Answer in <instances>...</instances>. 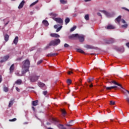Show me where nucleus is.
<instances>
[{
  "label": "nucleus",
  "mask_w": 129,
  "mask_h": 129,
  "mask_svg": "<svg viewBox=\"0 0 129 129\" xmlns=\"http://www.w3.org/2000/svg\"><path fill=\"white\" fill-rule=\"evenodd\" d=\"M38 86L40 88H42L45 86V84H44L41 82H38Z\"/></svg>",
  "instance_id": "nucleus-20"
},
{
  "label": "nucleus",
  "mask_w": 129,
  "mask_h": 129,
  "mask_svg": "<svg viewBox=\"0 0 129 129\" xmlns=\"http://www.w3.org/2000/svg\"><path fill=\"white\" fill-rule=\"evenodd\" d=\"M90 1H91V0H85V2H90Z\"/></svg>",
  "instance_id": "nucleus-63"
},
{
  "label": "nucleus",
  "mask_w": 129,
  "mask_h": 129,
  "mask_svg": "<svg viewBox=\"0 0 129 129\" xmlns=\"http://www.w3.org/2000/svg\"><path fill=\"white\" fill-rule=\"evenodd\" d=\"M4 39L6 42L8 41L9 39V36L8 35V34H6L5 35H4Z\"/></svg>",
  "instance_id": "nucleus-22"
},
{
  "label": "nucleus",
  "mask_w": 129,
  "mask_h": 129,
  "mask_svg": "<svg viewBox=\"0 0 129 129\" xmlns=\"http://www.w3.org/2000/svg\"><path fill=\"white\" fill-rule=\"evenodd\" d=\"M60 2L61 4H62V5H65L66 4H67V1L66 0H60Z\"/></svg>",
  "instance_id": "nucleus-29"
},
{
  "label": "nucleus",
  "mask_w": 129,
  "mask_h": 129,
  "mask_svg": "<svg viewBox=\"0 0 129 129\" xmlns=\"http://www.w3.org/2000/svg\"><path fill=\"white\" fill-rule=\"evenodd\" d=\"M84 47H85V48H86L87 49H94V47L91 45L86 44V45H85Z\"/></svg>",
  "instance_id": "nucleus-7"
},
{
  "label": "nucleus",
  "mask_w": 129,
  "mask_h": 129,
  "mask_svg": "<svg viewBox=\"0 0 129 129\" xmlns=\"http://www.w3.org/2000/svg\"><path fill=\"white\" fill-rule=\"evenodd\" d=\"M121 20V16H118V17H117V18H116V21H117L118 23H120Z\"/></svg>",
  "instance_id": "nucleus-21"
},
{
  "label": "nucleus",
  "mask_w": 129,
  "mask_h": 129,
  "mask_svg": "<svg viewBox=\"0 0 129 129\" xmlns=\"http://www.w3.org/2000/svg\"><path fill=\"white\" fill-rule=\"evenodd\" d=\"M2 81H3L2 77V76L0 74V83H2Z\"/></svg>",
  "instance_id": "nucleus-47"
},
{
  "label": "nucleus",
  "mask_w": 129,
  "mask_h": 129,
  "mask_svg": "<svg viewBox=\"0 0 129 129\" xmlns=\"http://www.w3.org/2000/svg\"><path fill=\"white\" fill-rule=\"evenodd\" d=\"M60 43L59 39H55L51 41L45 47V49L50 48V46H55L58 45Z\"/></svg>",
  "instance_id": "nucleus-2"
},
{
  "label": "nucleus",
  "mask_w": 129,
  "mask_h": 129,
  "mask_svg": "<svg viewBox=\"0 0 129 129\" xmlns=\"http://www.w3.org/2000/svg\"><path fill=\"white\" fill-rule=\"evenodd\" d=\"M121 21L122 22V23H123V24H125L126 23L124 19H122V20H121Z\"/></svg>",
  "instance_id": "nucleus-51"
},
{
  "label": "nucleus",
  "mask_w": 129,
  "mask_h": 129,
  "mask_svg": "<svg viewBox=\"0 0 129 129\" xmlns=\"http://www.w3.org/2000/svg\"><path fill=\"white\" fill-rule=\"evenodd\" d=\"M115 29V26L111 24H109L108 25V26H107V29L108 30H113Z\"/></svg>",
  "instance_id": "nucleus-9"
},
{
  "label": "nucleus",
  "mask_w": 129,
  "mask_h": 129,
  "mask_svg": "<svg viewBox=\"0 0 129 129\" xmlns=\"http://www.w3.org/2000/svg\"><path fill=\"white\" fill-rule=\"evenodd\" d=\"M33 110L35 112V108L34 106L32 107Z\"/></svg>",
  "instance_id": "nucleus-60"
},
{
  "label": "nucleus",
  "mask_w": 129,
  "mask_h": 129,
  "mask_svg": "<svg viewBox=\"0 0 129 129\" xmlns=\"http://www.w3.org/2000/svg\"><path fill=\"white\" fill-rule=\"evenodd\" d=\"M22 80L21 79H18L17 81L15 82V84L18 85H20L22 84Z\"/></svg>",
  "instance_id": "nucleus-23"
},
{
  "label": "nucleus",
  "mask_w": 129,
  "mask_h": 129,
  "mask_svg": "<svg viewBox=\"0 0 129 129\" xmlns=\"http://www.w3.org/2000/svg\"><path fill=\"white\" fill-rule=\"evenodd\" d=\"M38 100L32 101V105L34 106H36L38 105Z\"/></svg>",
  "instance_id": "nucleus-17"
},
{
  "label": "nucleus",
  "mask_w": 129,
  "mask_h": 129,
  "mask_svg": "<svg viewBox=\"0 0 129 129\" xmlns=\"http://www.w3.org/2000/svg\"><path fill=\"white\" fill-rule=\"evenodd\" d=\"M64 48H68L70 47V45L67 43H65L64 45Z\"/></svg>",
  "instance_id": "nucleus-45"
},
{
  "label": "nucleus",
  "mask_w": 129,
  "mask_h": 129,
  "mask_svg": "<svg viewBox=\"0 0 129 129\" xmlns=\"http://www.w3.org/2000/svg\"><path fill=\"white\" fill-rule=\"evenodd\" d=\"M18 37L16 36L13 41V43H14L16 45L18 44Z\"/></svg>",
  "instance_id": "nucleus-19"
},
{
  "label": "nucleus",
  "mask_w": 129,
  "mask_h": 129,
  "mask_svg": "<svg viewBox=\"0 0 129 129\" xmlns=\"http://www.w3.org/2000/svg\"><path fill=\"white\" fill-rule=\"evenodd\" d=\"M89 87L92 88L93 87V85L92 84H91V85H90Z\"/></svg>",
  "instance_id": "nucleus-61"
},
{
  "label": "nucleus",
  "mask_w": 129,
  "mask_h": 129,
  "mask_svg": "<svg viewBox=\"0 0 129 129\" xmlns=\"http://www.w3.org/2000/svg\"><path fill=\"white\" fill-rule=\"evenodd\" d=\"M62 26H61L59 28H58L56 31V32H58L60 31V30L62 29Z\"/></svg>",
  "instance_id": "nucleus-40"
},
{
  "label": "nucleus",
  "mask_w": 129,
  "mask_h": 129,
  "mask_svg": "<svg viewBox=\"0 0 129 129\" xmlns=\"http://www.w3.org/2000/svg\"><path fill=\"white\" fill-rule=\"evenodd\" d=\"M94 80V78H89V79H88V83H91Z\"/></svg>",
  "instance_id": "nucleus-31"
},
{
  "label": "nucleus",
  "mask_w": 129,
  "mask_h": 129,
  "mask_svg": "<svg viewBox=\"0 0 129 129\" xmlns=\"http://www.w3.org/2000/svg\"><path fill=\"white\" fill-rule=\"evenodd\" d=\"M42 24L46 27H47L49 25V23L47 20H43L42 21Z\"/></svg>",
  "instance_id": "nucleus-15"
},
{
  "label": "nucleus",
  "mask_w": 129,
  "mask_h": 129,
  "mask_svg": "<svg viewBox=\"0 0 129 129\" xmlns=\"http://www.w3.org/2000/svg\"><path fill=\"white\" fill-rule=\"evenodd\" d=\"M37 3H38V0L36 1V2L33 3L31 5L30 7H32L34 6H35V5H36V4H37Z\"/></svg>",
  "instance_id": "nucleus-35"
},
{
  "label": "nucleus",
  "mask_w": 129,
  "mask_h": 129,
  "mask_svg": "<svg viewBox=\"0 0 129 129\" xmlns=\"http://www.w3.org/2000/svg\"><path fill=\"white\" fill-rule=\"evenodd\" d=\"M50 36L53 38H59L60 36L56 33H51L50 34Z\"/></svg>",
  "instance_id": "nucleus-11"
},
{
  "label": "nucleus",
  "mask_w": 129,
  "mask_h": 129,
  "mask_svg": "<svg viewBox=\"0 0 129 129\" xmlns=\"http://www.w3.org/2000/svg\"><path fill=\"white\" fill-rule=\"evenodd\" d=\"M125 100L129 103V97H126Z\"/></svg>",
  "instance_id": "nucleus-54"
},
{
  "label": "nucleus",
  "mask_w": 129,
  "mask_h": 129,
  "mask_svg": "<svg viewBox=\"0 0 129 129\" xmlns=\"http://www.w3.org/2000/svg\"><path fill=\"white\" fill-rule=\"evenodd\" d=\"M16 90H17L18 92H19L20 91V90L18 88V87H16Z\"/></svg>",
  "instance_id": "nucleus-59"
},
{
  "label": "nucleus",
  "mask_w": 129,
  "mask_h": 129,
  "mask_svg": "<svg viewBox=\"0 0 129 129\" xmlns=\"http://www.w3.org/2000/svg\"><path fill=\"white\" fill-rule=\"evenodd\" d=\"M1 59H1V60H0V62H1V63H3V62H6V60H5V59L4 58V57H3H3H1Z\"/></svg>",
  "instance_id": "nucleus-44"
},
{
  "label": "nucleus",
  "mask_w": 129,
  "mask_h": 129,
  "mask_svg": "<svg viewBox=\"0 0 129 129\" xmlns=\"http://www.w3.org/2000/svg\"><path fill=\"white\" fill-rule=\"evenodd\" d=\"M22 59V57H19L17 58V61H21Z\"/></svg>",
  "instance_id": "nucleus-48"
},
{
  "label": "nucleus",
  "mask_w": 129,
  "mask_h": 129,
  "mask_svg": "<svg viewBox=\"0 0 129 129\" xmlns=\"http://www.w3.org/2000/svg\"><path fill=\"white\" fill-rule=\"evenodd\" d=\"M61 113H62L63 116L66 115V114H67V112H66V111L64 109H62L61 110Z\"/></svg>",
  "instance_id": "nucleus-26"
},
{
  "label": "nucleus",
  "mask_w": 129,
  "mask_h": 129,
  "mask_svg": "<svg viewBox=\"0 0 129 129\" xmlns=\"http://www.w3.org/2000/svg\"><path fill=\"white\" fill-rule=\"evenodd\" d=\"M85 20H86V21H89V14H87L86 15H85Z\"/></svg>",
  "instance_id": "nucleus-27"
},
{
  "label": "nucleus",
  "mask_w": 129,
  "mask_h": 129,
  "mask_svg": "<svg viewBox=\"0 0 129 129\" xmlns=\"http://www.w3.org/2000/svg\"><path fill=\"white\" fill-rule=\"evenodd\" d=\"M30 66V61L29 59H26L22 62V74H18V77H22L24 76L26 73L29 72V68Z\"/></svg>",
  "instance_id": "nucleus-1"
},
{
  "label": "nucleus",
  "mask_w": 129,
  "mask_h": 129,
  "mask_svg": "<svg viewBox=\"0 0 129 129\" xmlns=\"http://www.w3.org/2000/svg\"><path fill=\"white\" fill-rule=\"evenodd\" d=\"M25 1H22V2L20 4L19 7H18V9H21L23 8V6L25 5Z\"/></svg>",
  "instance_id": "nucleus-10"
},
{
  "label": "nucleus",
  "mask_w": 129,
  "mask_h": 129,
  "mask_svg": "<svg viewBox=\"0 0 129 129\" xmlns=\"http://www.w3.org/2000/svg\"><path fill=\"white\" fill-rule=\"evenodd\" d=\"M4 91L5 92H6V93L8 92V91H9L8 88L7 87H4Z\"/></svg>",
  "instance_id": "nucleus-38"
},
{
  "label": "nucleus",
  "mask_w": 129,
  "mask_h": 129,
  "mask_svg": "<svg viewBox=\"0 0 129 129\" xmlns=\"http://www.w3.org/2000/svg\"><path fill=\"white\" fill-rule=\"evenodd\" d=\"M47 93V91H44L43 92V94L45 96L46 95Z\"/></svg>",
  "instance_id": "nucleus-46"
},
{
  "label": "nucleus",
  "mask_w": 129,
  "mask_h": 129,
  "mask_svg": "<svg viewBox=\"0 0 129 129\" xmlns=\"http://www.w3.org/2000/svg\"><path fill=\"white\" fill-rule=\"evenodd\" d=\"M101 12L106 15L107 17H109L110 16V14L106 11H101Z\"/></svg>",
  "instance_id": "nucleus-13"
},
{
  "label": "nucleus",
  "mask_w": 129,
  "mask_h": 129,
  "mask_svg": "<svg viewBox=\"0 0 129 129\" xmlns=\"http://www.w3.org/2000/svg\"><path fill=\"white\" fill-rule=\"evenodd\" d=\"M67 82L69 85H71L72 84V80L71 79H68Z\"/></svg>",
  "instance_id": "nucleus-39"
},
{
  "label": "nucleus",
  "mask_w": 129,
  "mask_h": 129,
  "mask_svg": "<svg viewBox=\"0 0 129 129\" xmlns=\"http://www.w3.org/2000/svg\"><path fill=\"white\" fill-rule=\"evenodd\" d=\"M10 23V21H8L7 23H5V26H6L7 25H8V24Z\"/></svg>",
  "instance_id": "nucleus-55"
},
{
  "label": "nucleus",
  "mask_w": 129,
  "mask_h": 129,
  "mask_svg": "<svg viewBox=\"0 0 129 129\" xmlns=\"http://www.w3.org/2000/svg\"><path fill=\"white\" fill-rule=\"evenodd\" d=\"M47 125H51V123L50 122H47Z\"/></svg>",
  "instance_id": "nucleus-64"
},
{
  "label": "nucleus",
  "mask_w": 129,
  "mask_h": 129,
  "mask_svg": "<svg viewBox=\"0 0 129 129\" xmlns=\"http://www.w3.org/2000/svg\"><path fill=\"white\" fill-rule=\"evenodd\" d=\"M77 51L82 54H86V53L81 49H77Z\"/></svg>",
  "instance_id": "nucleus-24"
},
{
  "label": "nucleus",
  "mask_w": 129,
  "mask_h": 129,
  "mask_svg": "<svg viewBox=\"0 0 129 129\" xmlns=\"http://www.w3.org/2000/svg\"><path fill=\"white\" fill-rule=\"evenodd\" d=\"M50 16L56 17L57 16V14L54 13H51L50 14Z\"/></svg>",
  "instance_id": "nucleus-36"
},
{
  "label": "nucleus",
  "mask_w": 129,
  "mask_h": 129,
  "mask_svg": "<svg viewBox=\"0 0 129 129\" xmlns=\"http://www.w3.org/2000/svg\"><path fill=\"white\" fill-rule=\"evenodd\" d=\"M110 84L113 83L114 85H117L120 87H121V88L124 89V88L122 87L121 85L117 83L115 81H112V82H110Z\"/></svg>",
  "instance_id": "nucleus-8"
},
{
  "label": "nucleus",
  "mask_w": 129,
  "mask_h": 129,
  "mask_svg": "<svg viewBox=\"0 0 129 129\" xmlns=\"http://www.w3.org/2000/svg\"><path fill=\"white\" fill-rule=\"evenodd\" d=\"M15 101V99H11V101H10L9 102V107H11L14 104V102Z\"/></svg>",
  "instance_id": "nucleus-14"
},
{
  "label": "nucleus",
  "mask_w": 129,
  "mask_h": 129,
  "mask_svg": "<svg viewBox=\"0 0 129 129\" xmlns=\"http://www.w3.org/2000/svg\"><path fill=\"white\" fill-rule=\"evenodd\" d=\"M39 77L40 76H36L35 75H32L30 77V81L31 82H35L36 81H38Z\"/></svg>",
  "instance_id": "nucleus-3"
},
{
  "label": "nucleus",
  "mask_w": 129,
  "mask_h": 129,
  "mask_svg": "<svg viewBox=\"0 0 129 129\" xmlns=\"http://www.w3.org/2000/svg\"><path fill=\"white\" fill-rule=\"evenodd\" d=\"M17 120V118H14L12 119H9V121L11 122H14V121H16Z\"/></svg>",
  "instance_id": "nucleus-41"
},
{
  "label": "nucleus",
  "mask_w": 129,
  "mask_h": 129,
  "mask_svg": "<svg viewBox=\"0 0 129 129\" xmlns=\"http://www.w3.org/2000/svg\"><path fill=\"white\" fill-rule=\"evenodd\" d=\"M114 39H110L107 41V44H112L114 43Z\"/></svg>",
  "instance_id": "nucleus-16"
},
{
  "label": "nucleus",
  "mask_w": 129,
  "mask_h": 129,
  "mask_svg": "<svg viewBox=\"0 0 129 129\" xmlns=\"http://www.w3.org/2000/svg\"><path fill=\"white\" fill-rule=\"evenodd\" d=\"M122 28L123 29H126L128 27V25L127 24H125L121 26Z\"/></svg>",
  "instance_id": "nucleus-33"
},
{
  "label": "nucleus",
  "mask_w": 129,
  "mask_h": 129,
  "mask_svg": "<svg viewBox=\"0 0 129 129\" xmlns=\"http://www.w3.org/2000/svg\"><path fill=\"white\" fill-rule=\"evenodd\" d=\"M71 74H73V72L72 70L71 71H69V72H68V74H69V75H70Z\"/></svg>",
  "instance_id": "nucleus-50"
},
{
  "label": "nucleus",
  "mask_w": 129,
  "mask_h": 129,
  "mask_svg": "<svg viewBox=\"0 0 129 129\" xmlns=\"http://www.w3.org/2000/svg\"><path fill=\"white\" fill-rule=\"evenodd\" d=\"M57 54H58L57 53H50L47 54L46 56L47 57H52L54 56H56V55H57Z\"/></svg>",
  "instance_id": "nucleus-12"
},
{
  "label": "nucleus",
  "mask_w": 129,
  "mask_h": 129,
  "mask_svg": "<svg viewBox=\"0 0 129 129\" xmlns=\"http://www.w3.org/2000/svg\"><path fill=\"white\" fill-rule=\"evenodd\" d=\"M77 28V27L76 26H74L73 27H72L71 29V32H74Z\"/></svg>",
  "instance_id": "nucleus-30"
},
{
  "label": "nucleus",
  "mask_w": 129,
  "mask_h": 129,
  "mask_svg": "<svg viewBox=\"0 0 129 129\" xmlns=\"http://www.w3.org/2000/svg\"><path fill=\"white\" fill-rule=\"evenodd\" d=\"M60 126H62V127L61 128V129H67L66 127H63V125L62 124H59L58 125V127H60Z\"/></svg>",
  "instance_id": "nucleus-34"
},
{
  "label": "nucleus",
  "mask_w": 129,
  "mask_h": 129,
  "mask_svg": "<svg viewBox=\"0 0 129 129\" xmlns=\"http://www.w3.org/2000/svg\"><path fill=\"white\" fill-rule=\"evenodd\" d=\"M105 88H106V89H107V90H111L113 89V86H111V87H107L105 86Z\"/></svg>",
  "instance_id": "nucleus-28"
},
{
  "label": "nucleus",
  "mask_w": 129,
  "mask_h": 129,
  "mask_svg": "<svg viewBox=\"0 0 129 129\" xmlns=\"http://www.w3.org/2000/svg\"><path fill=\"white\" fill-rule=\"evenodd\" d=\"M53 20L56 22H57V23H59V24H63V20L60 18H53Z\"/></svg>",
  "instance_id": "nucleus-5"
},
{
  "label": "nucleus",
  "mask_w": 129,
  "mask_h": 129,
  "mask_svg": "<svg viewBox=\"0 0 129 129\" xmlns=\"http://www.w3.org/2000/svg\"><path fill=\"white\" fill-rule=\"evenodd\" d=\"M52 120L55 123H58L59 122V120L58 119L53 118V117H52Z\"/></svg>",
  "instance_id": "nucleus-25"
},
{
  "label": "nucleus",
  "mask_w": 129,
  "mask_h": 129,
  "mask_svg": "<svg viewBox=\"0 0 129 129\" xmlns=\"http://www.w3.org/2000/svg\"><path fill=\"white\" fill-rule=\"evenodd\" d=\"M124 91L125 92H127V93L129 94V91H128V90L124 89Z\"/></svg>",
  "instance_id": "nucleus-58"
},
{
  "label": "nucleus",
  "mask_w": 129,
  "mask_h": 129,
  "mask_svg": "<svg viewBox=\"0 0 129 129\" xmlns=\"http://www.w3.org/2000/svg\"><path fill=\"white\" fill-rule=\"evenodd\" d=\"M66 125L69 127H71L73 126V124H66Z\"/></svg>",
  "instance_id": "nucleus-52"
},
{
  "label": "nucleus",
  "mask_w": 129,
  "mask_h": 129,
  "mask_svg": "<svg viewBox=\"0 0 129 129\" xmlns=\"http://www.w3.org/2000/svg\"><path fill=\"white\" fill-rule=\"evenodd\" d=\"M122 9L124 10L125 11H129V10L126 8H122Z\"/></svg>",
  "instance_id": "nucleus-49"
},
{
  "label": "nucleus",
  "mask_w": 129,
  "mask_h": 129,
  "mask_svg": "<svg viewBox=\"0 0 129 129\" xmlns=\"http://www.w3.org/2000/svg\"><path fill=\"white\" fill-rule=\"evenodd\" d=\"M54 29H57V28H58V25H54Z\"/></svg>",
  "instance_id": "nucleus-57"
},
{
  "label": "nucleus",
  "mask_w": 129,
  "mask_h": 129,
  "mask_svg": "<svg viewBox=\"0 0 129 129\" xmlns=\"http://www.w3.org/2000/svg\"><path fill=\"white\" fill-rule=\"evenodd\" d=\"M70 22V20L69 18H67L65 20V22H66V25H67L68 24H69Z\"/></svg>",
  "instance_id": "nucleus-32"
},
{
  "label": "nucleus",
  "mask_w": 129,
  "mask_h": 129,
  "mask_svg": "<svg viewBox=\"0 0 129 129\" xmlns=\"http://www.w3.org/2000/svg\"><path fill=\"white\" fill-rule=\"evenodd\" d=\"M97 15H98V16H99V17H102V15H101V13H97Z\"/></svg>",
  "instance_id": "nucleus-53"
},
{
  "label": "nucleus",
  "mask_w": 129,
  "mask_h": 129,
  "mask_svg": "<svg viewBox=\"0 0 129 129\" xmlns=\"http://www.w3.org/2000/svg\"><path fill=\"white\" fill-rule=\"evenodd\" d=\"M115 101H110V105H115Z\"/></svg>",
  "instance_id": "nucleus-42"
},
{
  "label": "nucleus",
  "mask_w": 129,
  "mask_h": 129,
  "mask_svg": "<svg viewBox=\"0 0 129 129\" xmlns=\"http://www.w3.org/2000/svg\"><path fill=\"white\" fill-rule=\"evenodd\" d=\"M117 88V86H113V89H115V88Z\"/></svg>",
  "instance_id": "nucleus-62"
},
{
  "label": "nucleus",
  "mask_w": 129,
  "mask_h": 129,
  "mask_svg": "<svg viewBox=\"0 0 129 129\" xmlns=\"http://www.w3.org/2000/svg\"><path fill=\"white\" fill-rule=\"evenodd\" d=\"M126 46L129 48V42L126 43Z\"/></svg>",
  "instance_id": "nucleus-56"
},
{
  "label": "nucleus",
  "mask_w": 129,
  "mask_h": 129,
  "mask_svg": "<svg viewBox=\"0 0 129 129\" xmlns=\"http://www.w3.org/2000/svg\"><path fill=\"white\" fill-rule=\"evenodd\" d=\"M78 36V34H75L71 35L69 36V38L70 39H75V38H77V36Z\"/></svg>",
  "instance_id": "nucleus-6"
},
{
  "label": "nucleus",
  "mask_w": 129,
  "mask_h": 129,
  "mask_svg": "<svg viewBox=\"0 0 129 129\" xmlns=\"http://www.w3.org/2000/svg\"><path fill=\"white\" fill-rule=\"evenodd\" d=\"M77 39H78L80 42L83 43L85 40V36L83 35H79V34H78Z\"/></svg>",
  "instance_id": "nucleus-4"
},
{
  "label": "nucleus",
  "mask_w": 129,
  "mask_h": 129,
  "mask_svg": "<svg viewBox=\"0 0 129 129\" xmlns=\"http://www.w3.org/2000/svg\"><path fill=\"white\" fill-rule=\"evenodd\" d=\"M3 58L5 59V60H6V61H7V60L9 58V55H6Z\"/></svg>",
  "instance_id": "nucleus-37"
},
{
  "label": "nucleus",
  "mask_w": 129,
  "mask_h": 129,
  "mask_svg": "<svg viewBox=\"0 0 129 129\" xmlns=\"http://www.w3.org/2000/svg\"><path fill=\"white\" fill-rule=\"evenodd\" d=\"M43 62V60L41 59L40 60H39L38 62H37V64L38 66V65H40L41 63H42V62Z\"/></svg>",
  "instance_id": "nucleus-43"
},
{
  "label": "nucleus",
  "mask_w": 129,
  "mask_h": 129,
  "mask_svg": "<svg viewBox=\"0 0 129 129\" xmlns=\"http://www.w3.org/2000/svg\"><path fill=\"white\" fill-rule=\"evenodd\" d=\"M15 67H14V64H12L10 68V73H12L13 72V71L14 70Z\"/></svg>",
  "instance_id": "nucleus-18"
}]
</instances>
